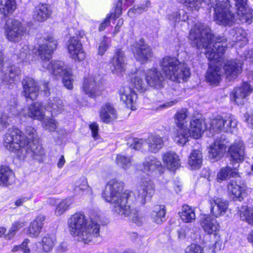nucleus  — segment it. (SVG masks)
Instances as JSON below:
<instances>
[{
	"mask_svg": "<svg viewBox=\"0 0 253 253\" xmlns=\"http://www.w3.org/2000/svg\"><path fill=\"white\" fill-rule=\"evenodd\" d=\"M145 79L147 84L152 87L159 88L163 85V76L157 69L148 70L146 73Z\"/></svg>",
	"mask_w": 253,
	"mask_h": 253,
	"instance_id": "23",
	"label": "nucleus"
},
{
	"mask_svg": "<svg viewBox=\"0 0 253 253\" xmlns=\"http://www.w3.org/2000/svg\"><path fill=\"white\" fill-rule=\"evenodd\" d=\"M21 131L17 128H9L3 136V144L8 150L16 152L24 151L35 159H39L44 154V150L42 145L36 141L31 143L20 141Z\"/></svg>",
	"mask_w": 253,
	"mask_h": 253,
	"instance_id": "5",
	"label": "nucleus"
},
{
	"mask_svg": "<svg viewBox=\"0 0 253 253\" xmlns=\"http://www.w3.org/2000/svg\"><path fill=\"white\" fill-rule=\"evenodd\" d=\"M182 63L181 62L178 61L177 58L174 56H166L162 59V62L161 63Z\"/></svg>",
	"mask_w": 253,
	"mask_h": 253,
	"instance_id": "61",
	"label": "nucleus"
},
{
	"mask_svg": "<svg viewBox=\"0 0 253 253\" xmlns=\"http://www.w3.org/2000/svg\"><path fill=\"white\" fill-rule=\"evenodd\" d=\"M240 217L249 224L253 225V211L248 207H243L240 211Z\"/></svg>",
	"mask_w": 253,
	"mask_h": 253,
	"instance_id": "45",
	"label": "nucleus"
},
{
	"mask_svg": "<svg viewBox=\"0 0 253 253\" xmlns=\"http://www.w3.org/2000/svg\"><path fill=\"white\" fill-rule=\"evenodd\" d=\"M179 214L181 220L186 223L192 222L196 219L194 209L187 205L183 206L181 211Z\"/></svg>",
	"mask_w": 253,
	"mask_h": 253,
	"instance_id": "34",
	"label": "nucleus"
},
{
	"mask_svg": "<svg viewBox=\"0 0 253 253\" xmlns=\"http://www.w3.org/2000/svg\"><path fill=\"white\" fill-rule=\"evenodd\" d=\"M30 240L28 239H25L22 243L20 245L21 250L23 253H30V250L28 246V244L29 243Z\"/></svg>",
	"mask_w": 253,
	"mask_h": 253,
	"instance_id": "63",
	"label": "nucleus"
},
{
	"mask_svg": "<svg viewBox=\"0 0 253 253\" xmlns=\"http://www.w3.org/2000/svg\"><path fill=\"white\" fill-rule=\"evenodd\" d=\"M132 82L134 87L138 90L143 92L146 90L147 84L143 79L138 75L135 76Z\"/></svg>",
	"mask_w": 253,
	"mask_h": 253,
	"instance_id": "49",
	"label": "nucleus"
},
{
	"mask_svg": "<svg viewBox=\"0 0 253 253\" xmlns=\"http://www.w3.org/2000/svg\"><path fill=\"white\" fill-rule=\"evenodd\" d=\"M23 94L26 98L35 100L38 95L39 87L34 79L26 77L22 82Z\"/></svg>",
	"mask_w": 253,
	"mask_h": 253,
	"instance_id": "11",
	"label": "nucleus"
},
{
	"mask_svg": "<svg viewBox=\"0 0 253 253\" xmlns=\"http://www.w3.org/2000/svg\"><path fill=\"white\" fill-rule=\"evenodd\" d=\"M45 216L42 214L38 215L29 225L26 231L27 235L31 238H37L41 233L44 224Z\"/></svg>",
	"mask_w": 253,
	"mask_h": 253,
	"instance_id": "22",
	"label": "nucleus"
},
{
	"mask_svg": "<svg viewBox=\"0 0 253 253\" xmlns=\"http://www.w3.org/2000/svg\"><path fill=\"white\" fill-rule=\"evenodd\" d=\"M223 74L229 80L235 79L242 71L241 64H222Z\"/></svg>",
	"mask_w": 253,
	"mask_h": 253,
	"instance_id": "30",
	"label": "nucleus"
},
{
	"mask_svg": "<svg viewBox=\"0 0 253 253\" xmlns=\"http://www.w3.org/2000/svg\"><path fill=\"white\" fill-rule=\"evenodd\" d=\"M25 225V223L24 221H16L13 222L11 227L9 229L8 232L4 235V239L7 240H11L14 237L16 232Z\"/></svg>",
	"mask_w": 253,
	"mask_h": 253,
	"instance_id": "43",
	"label": "nucleus"
},
{
	"mask_svg": "<svg viewBox=\"0 0 253 253\" xmlns=\"http://www.w3.org/2000/svg\"><path fill=\"white\" fill-rule=\"evenodd\" d=\"M108 47L107 41L104 39L100 43L98 49V52L99 55H102L104 54Z\"/></svg>",
	"mask_w": 253,
	"mask_h": 253,
	"instance_id": "56",
	"label": "nucleus"
},
{
	"mask_svg": "<svg viewBox=\"0 0 253 253\" xmlns=\"http://www.w3.org/2000/svg\"><path fill=\"white\" fill-rule=\"evenodd\" d=\"M186 253H204L202 247L197 244H192L185 250Z\"/></svg>",
	"mask_w": 253,
	"mask_h": 253,
	"instance_id": "53",
	"label": "nucleus"
},
{
	"mask_svg": "<svg viewBox=\"0 0 253 253\" xmlns=\"http://www.w3.org/2000/svg\"><path fill=\"white\" fill-rule=\"evenodd\" d=\"M42 250L46 253H48L52 250L54 246V240L47 234L42 238Z\"/></svg>",
	"mask_w": 253,
	"mask_h": 253,
	"instance_id": "46",
	"label": "nucleus"
},
{
	"mask_svg": "<svg viewBox=\"0 0 253 253\" xmlns=\"http://www.w3.org/2000/svg\"><path fill=\"white\" fill-rule=\"evenodd\" d=\"M132 50L138 61L147 60L152 56L151 49L145 44L143 39H140L139 43L136 44Z\"/></svg>",
	"mask_w": 253,
	"mask_h": 253,
	"instance_id": "19",
	"label": "nucleus"
},
{
	"mask_svg": "<svg viewBox=\"0 0 253 253\" xmlns=\"http://www.w3.org/2000/svg\"><path fill=\"white\" fill-rule=\"evenodd\" d=\"M149 151L152 153H157L164 145L163 138L158 134H151L146 140Z\"/></svg>",
	"mask_w": 253,
	"mask_h": 253,
	"instance_id": "29",
	"label": "nucleus"
},
{
	"mask_svg": "<svg viewBox=\"0 0 253 253\" xmlns=\"http://www.w3.org/2000/svg\"><path fill=\"white\" fill-rule=\"evenodd\" d=\"M191 11L206 5L214 9V20L219 25L231 26L236 21L251 24L253 10L247 5V0H177Z\"/></svg>",
	"mask_w": 253,
	"mask_h": 253,
	"instance_id": "2",
	"label": "nucleus"
},
{
	"mask_svg": "<svg viewBox=\"0 0 253 253\" xmlns=\"http://www.w3.org/2000/svg\"><path fill=\"white\" fill-rule=\"evenodd\" d=\"M29 49L27 46H24L21 49L20 53L18 56V58L21 59L23 62L25 61L24 59L27 58L28 57H30ZM25 62H27L25 60Z\"/></svg>",
	"mask_w": 253,
	"mask_h": 253,
	"instance_id": "58",
	"label": "nucleus"
},
{
	"mask_svg": "<svg viewBox=\"0 0 253 253\" xmlns=\"http://www.w3.org/2000/svg\"><path fill=\"white\" fill-rule=\"evenodd\" d=\"M42 121V125L46 129L50 131H53L56 129L57 122L54 120L44 117Z\"/></svg>",
	"mask_w": 253,
	"mask_h": 253,
	"instance_id": "51",
	"label": "nucleus"
},
{
	"mask_svg": "<svg viewBox=\"0 0 253 253\" xmlns=\"http://www.w3.org/2000/svg\"><path fill=\"white\" fill-rule=\"evenodd\" d=\"M126 58L124 52L121 49H117L112 58L111 63H125Z\"/></svg>",
	"mask_w": 253,
	"mask_h": 253,
	"instance_id": "50",
	"label": "nucleus"
},
{
	"mask_svg": "<svg viewBox=\"0 0 253 253\" xmlns=\"http://www.w3.org/2000/svg\"><path fill=\"white\" fill-rule=\"evenodd\" d=\"M21 131L19 135L20 136V141L26 143H31L36 141L35 139L37 137V133L35 129L30 126H26L23 131Z\"/></svg>",
	"mask_w": 253,
	"mask_h": 253,
	"instance_id": "36",
	"label": "nucleus"
},
{
	"mask_svg": "<svg viewBox=\"0 0 253 253\" xmlns=\"http://www.w3.org/2000/svg\"><path fill=\"white\" fill-rule=\"evenodd\" d=\"M200 225L207 234L216 235L220 228L217 221L208 214H205L202 216Z\"/></svg>",
	"mask_w": 253,
	"mask_h": 253,
	"instance_id": "12",
	"label": "nucleus"
},
{
	"mask_svg": "<svg viewBox=\"0 0 253 253\" xmlns=\"http://www.w3.org/2000/svg\"><path fill=\"white\" fill-rule=\"evenodd\" d=\"M68 49L70 57L76 62H82L85 57L81 42L78 37L70 39Z\"/></svg>",
	"mask_w": 253,
	"mask_h": 253,
	"instance_id": "10",
	"label": "nucleus"
},
{
	"mask_svg": "<svg viewBox=\"0 0 253 253\" xmlns=\"http://www.w3.org/2000/svg\"><path fill=\"white\" fill-rule=\"evenodd\" d=\"M89 129H90L92 133V136L94 140H97L99 138L98 130L99 126L96 123H91L89 125Z\"/></svg>",
	"mask_w": 253,
	"mask_h": 253,
	"instance_id": "54",
	"label": "nucleus"
},
{
	"mask_svg": "<svg viewBox=\"0 0 253 253\" xmlns=\"http://www.w3.org/2000/svg\"><path fill=\"white\" fill-rule=\"evenodd\" d=\"M210 130L213 132H228L232 128H235L237 126V121L234 116H229L224 118L218 116L211 120Z\"/></svg>",
	"mask_w": 253,
	"mask_h": 253,
	"instance_id": "8",
	"label": "nucleus"
},
{
	"mask_svg": "<svg viewBox=\"0 0 253 253\" xmlns=\"http://www.w3.org/2000/svg\"><path fill=\"white\" fill-rule=\"evenodd\" d=\"M13 177L14 174L8 167L4 165L0 167V186L10 185Z\"/></svg>",
	"mask_w": 253,
	"mask_h": 253,
	"instance_id": "32",
	"label": "nucleus"
},
{
	"mask_svg": "<svg viewBox=\"0 0 253 253\" xmlns=\"http://www.w3.org/2000/svg\"><path fill=\"white\" fill-rule=\"evenodd\" d=\"M101 121L105 124H109L117 119V111L113 105L109 103L102 105L99 111Z\"/></svg>",
	"mask_w": 253,
	"mask_h": 253,
	"instance_id": "17",
	"label": "nucleus"
},
{
	"mask_svg": "<svg viewBox=\"0 0 253 253\" xmlns=\"http://www.w3.org/2000/svg\"><path fill=\"white\" fill-rule=\"evenodd\" d=\"M203 162V156L200 151L194 150L191 153L188 161V164L192 169L200 168Z\"/></svg>",
	"mask_w": 253,
	"mask_h": 253,
	"instance_id": "38",
	"label": "nucleus"
},
{
	"mask_svg": "<svg viewBox=\"0 0 253 253\" xmlns=\"http://www.w3.org/2000/svg\"><path fill=\"white\" fill-rule=\"evenodd\" d=\"M68 224L71 234L78 236V240L84 243L90 242L93 237L99 235V224L92 219L87 222L84 214L82 212L73 214L68 219Z\"/></svg>",
	"mask_w": 253,
	"mask_h": 253,
	"instance_id": "4",
	"label": "nucleus"
},
{
	"mask_svg": "<svg viewBox=\"0 0 253 253\" xmlns=\"http://www.w3.org/2000/svg\"><path fill=\"white\" fill-rule=\"evenodd\" d=\"M161 69L165 76L173 82H187L191 76L189 67L185 64H161Z\"/></svg>",
	"mask_w": 253,
	"mask_h": 253,
	"instance_id": "6",
	"label": "nucleus"
},
{
	"mask_svg": "<svg viewBox=\"0 0 253 253\" xmlns=\"http://www.w3.org/2000/svg\"><path fill=\"white\" fill-rule=\"evenodd\" d=\"M211 213L215 217H219L224 214L228 207L226 201L220 198L213 199L210 201Z\"/></svg>",
	"mask_w": 253,
	"mask_h": 253,
	"instance_id": "21",
	"label": "nucleus"
},
{
	"mask_svg": "<svg viewBox=\"0 0 253 253\" xmlns=\"http://www.w3.org/2000/svg\"><path fill=\"white\" fill-rule=\"evenodd\" d=\"M162 160L165 167L170 171H174L181 166V161L174 151H169L163 153Z\"/></svg>",
	"mask_w": 253,
	"mask_h": 253,
	"instance_id": "15",
	"label": "nucleus"
},
{
	"mask_svg": "<svg viewBox=\"0 0 253 253\" xmlns=\"http://www.w3.org/2000/svg\"><path fill=\"white\" fill-rule=\"evenodd\" d=\"M64 86L68 89L73 88V83L74 81V77L70 69L64 70Z\"/></svg>",
	"mask_w": 253,
	"mask_h": 253,
	"instance_id": "47",
	"label": "nucleus"
},
{
	"mask_svg": "<svg viewBox=\"0 0 253 253\" xmlns=\"http://www.w3.org/2000/svg\"><path fill=\"white\" fill-rule=\"evenodd\" d=\"M226 146L224 141L221 140H216L214 143L210 146L209 157L210 158L217 161L220 159L225 154Z\"/></svg>",
	"mask_w": 253,
	"mask_h": 253,
	"instance_id": "25",
	"label": "nucleus"
},
{
	"mask_svg": "<svg viewBox=\"0 0 253 253\" xmlns=\"http://www.w3.org/2000/svg\"><path fill=\"white\" fill-rule=\"evenodd\" d=\"M134 0H119L117 2L114 13H113L112 17L116 19L118 18L122 14L123 9H126L127 7L131 5Z\"/></svg>",
	"mask_w": 253,
	"mask_h": 253,
	"instance_id": "41",
	"label": "nucleus"
},
{
	"mask_svg": "<svg viewBox=\"0 0 253 253\" xmlns=\"http://www.w3.org/2000/svg\"><path fill=\"white\" fill-rule=\"evenodd\" d=\"M188 38L192 46L206 48V55L210 61H215V63L221 62L227 47V40L224 36H214L208 25L197 22L191 29Z\"/></svg>",
	"mask_w": 253,
	"mask_h": 253,
	"instance_id": "3",
	"label": "nucleus"
},
{
	"mask_svg": "<svg viewBox=\"0 0 253 253\" xmlns=\"http://www.w3.org/2000/svg\"><path fill=\"white\" fill-rule=\"evenodd\" d=\"M97 87L98 83L93 76L88 75L84 78L82 89L85 94L92 97L99 95L100 92Z\"/></svg>",
	"mask_w": 253,
	"mask_h": 253,
	"instance_id": "24",
	"label": "nucleus"
},
{
	"mask_svg": "<svg viewBox=\"0 0 253 253\" xmlns=\"http://www.w3.org/2000/svg\"><path fill=\"white\" fill-rule=\"evenodd\" d=\"M3 29L6 38L8 41L13 42H20L26 30L20 21L14 19L6 20Z\"/></svg>",
	"mask_w": 253,
	"mask_h": 253,
	"instance_id": "7",
	"label": "nucleus"
},
{
	"mask_svg": "<svg viewBox=\"0 0 253 253\" xmlns=\"http://www.w3.org/2000/svg\"><path fill=\"white\" fill-rule=\"evenodd\" d=\"M16 9L15 0H1L0 1V12L4 16L12 14Z\"/></svg>",
	"mask_w": 253,
	"mask_h": 253,
	"instance_id": "35",
	"label": "nucleus"
},
{
	"mask_svg": "<svg viewBox=\"0 0 253 253\" xmlns=\"http://www.w3.org/2000/svg\"><path fill=\"white\" fill-rule=\"evenodd\" d=\"M231 34L233 35V41L237 42L240 41H243L245 39L246 33L241 28L233 29L231 32Z\"/></svg>",
	"mask_w": 253,
	"mask_h": 253,
	"instance_id": "52",
	"label": "nucleus"
},
{
	"mask_svg": "<svg viewBox=\"0 0 253 253\" xmlns=\"http://www.w3.org/2000/svg\"><path fill=\"white\" fill-rule=\"evenodd\" d=\"M112 15L113 13H111L107 15L105 19L100 25V26L99 27V30L100 31H104L105 29V28L110 25V19L112 18Z\"/></svg>",
	"mask_w": 253,
	"mask_h": 253,
	"instance_id": "57",
	"label": "nucleus"
},
{
	"mask_svg": "<svg viewBox=\"0 0 253 253\" xmlns=\"http://www.w3.org/2000/svg\"><path fill=\"white\" fill-rule=\"evenodd\" d=\"M222 65L210 64L205 77L206 81L211 84L217 85L220 82L223 75Z\"/></svg>",
	"mask_w": 253,
	"mask_h": 253,
	"instance_id": "14",
	"label": "nucleus"
},
{
	"mask_svg": "<svg viewBox=\"0 0 253 253\" xmlns=\"http://www.w3.org/2000/svg\"><path fill=\"white\" fill-rule=\"evenodd\" d=\"M45 43L40 45L38 52L41 59L43 61H49L52 56L53 51L56 48L57 42L51 35L44 37Z\"/></svg>",
	"mask_w": 253,
	"mask_h": 253,
	"instance_id": "9",
	"label": "nucleus"
},
{
	"mask_svg": "<svg viewBox=\"0 0 253 253\" xmlns=\"http://www.w3.org/2000/svg\"><path fill=\"white\" fill-rule=\"evenodd\" d=\"M51 11L46 4H39L36 8L33 15L34 19L39 22H43L49 17Z\"/></svg>",
	"mask_w": 253,
	"mask_h": 253,
	"instance_id": "31",
	"label": "nucleus"
},
{
	"mask_svg": "<svg viewBox=\"0 0 253 253\" xmlns=\"http://www.w3.org/2000/svg\"><path fill=\"white\" fill-rule=\"evenodd\" d=\"M238 172L236 167L232 169L229 167H223L220 169L217 175V180L221 182L231 177L237 176Z\"/></svg>",
	"mask_w": 253,
	"mask_h": 253,
	"instance_id": "39",
	"label": "nucleus"
},
{
	"mask_svg": "<svg viewBox=\"0 0 253 253\" xmlns=\"http://www.w3.org/2000/svg\"><path fill=\"white\" fill-rule=\"evenodd\" d=\"M119 95L121 100L123 101L128 108L135 110L134 106L137 99V95L135 91L129 86H124L120 88Z\"/></svg>",
	"mask_w": 253,
	"mask_h": 253,
	"instance_id": "13",
	"label": "nucleus"
},
{
	"mask_svg": "<svg viewBox=\"0 0 253 253\" xmlns=\"http://www.w3.org/2000/svg\"><path fill=\"white\" fill-rule=\"evenodd\" d=\"M150 5V1L147 0L145 4L141 5H134L133 8L130 9L128 11V15L132 16V14H140L147 10V8Z\"/></svg>",
	"mask_w": 253,
	"mask_h": 253,
	"instance_id": "48",
	"label": "nucleus"
},
{
	"mask_svg": "<svg viewBox=\"0 0 253 253\" xmlns=\"http://www.w3.org/2000/svg\"><path fill=\"white\" fill-rule=\"evenodd\" d=\"M115 163L118 167L126 170L131 167L132 159L123 154H117L115 158Z\"/></svg>",
	"mask_w": 253,
	"mask_h": 253,
	"instance_id": "40",
	"label": "nucleus"
},
{
	"mask_svg": "<svg viewBox=\"0 0 253 253\" xmlns=\"http://www.w3.org/2000/svg\"><path fill=\"white\" fill-rule=\"evenodd\" d=\"M124 64H112L110 67L112 73L116 74H120L125 71V68L123 66Z\"/></svg>",
	"mask_w": 253,
	"mask_h": 253,
	"instance_id": "55",
	"label": "nucleus"
},
{
	"mask_svg": "<svg viewBox=\"0 0 253 253\" xmlns=\"http://www.w3.org/2000/svg\"><path fill=\"white\" fill-rule=\"evenodd\" d=\"M10 121L6 114H2L0 117V124L2 125V128L7 126L9 124Z\"/></svg>",
	"mask_w": 253,
	"mask_h": 253,
	"instance_id": "64",
	"label": "nucleus"
},
{
	"mask_svg": "<svg viewBox=\"0 0 253 253\" xmlns=\"http://www.w3.org/2000/svg\"><path fill=\"white\" fill-rule=\"evenodd\" d=\"M166 210L163 205H156L154 207L151 214L153 222L157 224H161L165 220Z\"/></svg>",
	"mask_w": 253,
	"mask_h": 253,
	"instance_id": "33",
	"label": "nucleus"
},
{
	"mask_svg": "<svg viewBox=\"0 0 253 253\" xmlns=\"http://www.w3.org/2000/svg\"><path fill=\"white\" fill-rule=\"evenodd\" d=\"M168 19L170 21L176 24L180 21H186L188 19V15L184 10L181 9L169 15Z\"/></svg>",
	"mask_w": 253,
	"mask_h": 253,
	"instance_id": "42",
	"label": "nucleus"
},
{
	"mask_svg": "<svg viewBox=\"0 0 253 253\" xmlns=\"http://www.w3.org/2000/svg\"><path fill=\"white\" fill-rule=\"evenodd\" d=\"M191 136L189 131L184 127H179L173 136L174 141L181 145H184L189 140Z\"/></svg>",
	"mask_w": 253,
	"mask_h": 253,
	"instance_id": "37",
	"label": "nucleus"
},
{
	"mask_svg": "<svg viewBox=\"0 0 253 253\" xmlns=\"http://www.w3.org/2000/svg\"><path fill=\"white\" fill-rule=\"evenodd\" d=\"M250 85L246 82L239 87H236L231 95V99L237 104L242 105L245 102L246 98L251 93Z\"/></svg>",
	"mask_w": 253,
	"mask_h": 253,
	"instance_id": "16",
	"label": "nucleus"
},
{
	"mask_svg": "<svg viewBox=\"0 0 253 253\" xmlns=\"http://www.w3.org/2000/svg\"><path fill=\"white\" fill-rule=\"evenodd\" d=\"M206 129V125L203 120L194 118L190 122V129L188 130L191 136L195 139L200 138Z\"/></svg>",
	"mask_w": 253,
	"mask_h": 253,
	"instance_id": "26",
	"label": "nucleus"
},
{
	"mask_svg": "<svg viewBox=\"0 0 253 253\" xmlns=\"http://www.w3.org/2000/svg\"><path fill=\"white\" fill-rule=\"evenodd\" d=\"M228 153L231 159L237 163L242 162L245 158V145L242 140H236L229 147Z\"/></svg>",
	"mask_w": 253,
	"mask_h": 253,
	"instance_id": "18",
	"label": "nucleus"
},
{
	"mask_svg": "<svg viewBox=\"0 0 253 253\" xmlns=\"http://www.w3.org/2000/svg\"><path fill=\"white\" fill-rule=\"evenodd\" d=\"M144 141L141 139L134 138L133 140V143L130 145V147L135 150H139L142 148Z\"/></svg>",
	"mask_w": 253,
	"mask_h": 253,
	"instance_id": "59",
	"label": "nucleus"
},
{
	"mask_svg": "<svg viewBox=\"0 0 253 253\" xmlns=\"http://www.w3.org/2000/svg\"><path fill=\"white\" fill-rule=\"evenodd\" d=\"M124 187L122 181L116 178L110 180L102 192V198L112 205L115 212L129 217L137 225L140 226L143 218L131 207L129 201L132 200L141 205L145 204L147 198H151L155 193L154 183L149 178L142 179L134 193L128 190L123 192Z\"/></svg>",
	"mask_w": 253,
	"mask_h": 253,
	"instance_id": "1",
	"label": "nucleus"
},
{
	"mask_svg": "<svg viewBox=\"0 0 253 253\" xmlns=\"http://www.w3.org/2000/svg\"><path fill=\"white\" fill-rule=\"evenodd\" d=\"M52 65V73L55 76H62L63 69L59 64H51Z\"/></svg>",
	"mask_w": 253,
	"mask_h": 253,
	"instance_id": "60",
	"label": "nucleus"
},
{
	"mask_svg": "<svg viewBox=\"0 0 253 253\" xmlns=\"http://www.w3.org/2000/svg\"><path fill=\"white\" fill-rule=\"evenodd\" d=\"M162 168L161 162L155 157L151 156L146 158L142 163L141 170L150 175Z\"/></svg>",
	"mask_w": 253,
	"mask_h": 253,
	"instance_id": "20",
	"label": "nucleus"
},
{
	"mask_svg": "<svg viewBox=\"0 0 253 253\" xmlns=\"http://www.w3.org/2000/svg\"><path fill=\"white\" fill-rule=\"evenodd\" d=\"M188 112L186 109H182L175 115V122L178 127H184L185 124L187 123V118Z\"/></svg>",
	"mask_w": 253,
	"mask_h": 253,
	"instance_id": "44",
	"label": "nucleus"
},
{
	"mask_svg": "<svg viewBox=\"0 0 253 253\" xmlns=\"http://www.w3.org/2000/svg\"><path fill=\"white\" fill-rule=\"evenodd\" d=\"M178 100L176 99L169 102H167L165 103H164L159 106V107L157 108L159 110H162L163 109L168 108L170 107H171L174 105H175L178 102Z\"/></svg>",
	"mask_w": 253,
	"mask_h": 253,
	"instance_id": "62",
	"label": "nucleus"
},
{
	"mask_svg": "<svg viewBox=\"0 0 253 253\" xmlns=\"http://www.w3.org/2000/svg\"><path fill=\"white\" fill-rule=\"evenodd\" d=\"M21 113L24 117H29L40 121L42 120L45 117L42 106L39 103H34L29 107L27 112Z\"/></svg>",
	"mask_w": 253,
	"mask_h": 253,
	"instance_id": "28",
	"label": "nucleus"
},
{
	"mask_svg": "<svg viewBox=\"0 0 253 253\" xmlns=\"http://www.w3.org/2000/svg\"><path fill=\"white\" fill-rule=\"evenodd\" d=\"M228 192L240 201L246 195L247 186L243 183H238L237 181L232 180L227 185Z\"/></svg>",
	"mask_w": 253,
	"mask_h": 253,
	"instance_id": "27",
	"label": "nucleus"
}]
</instances>
